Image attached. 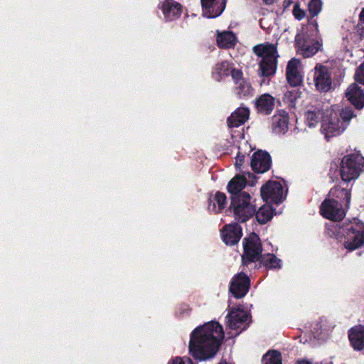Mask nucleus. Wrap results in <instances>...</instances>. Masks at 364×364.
I'll return each instance as SVG.
<instances>
[{
  "label": "nucleus",
  "mask_w": 364,
  "mask_h": 364,
  "mask_svg": "<svg viewBox=\"0 0 364 364\" xmlns=\"http://www.w3.org/2000/svg\"><path fill=\"white\" fill-rule=\"evenodd\" d=\"M253 51L256 55L262 58L259 63L261 75L267 77L273 76L277 71L279 57L277 46L269 43L258 44L254 46Z\"/></svg>",
  "instance_id": "3"
},
{
  "label": "nucleus",
  "mask_w": 364,
  "mask_h": 364,
  "mask_svg": "<svg viewBox=\"0 0 364 364\" xmlns=\"http://www.w3.org/2000/svg\"><path fill=\"white\" fill-rule=\"evenodd\" d=\"M242 235V228L237 223L227 225L222 230L223 241L227 245H236L240 241Z\"/></svg>",
  "instance_id": "15"
},
{
  "label": "nucleus",
  "mask_w": 364,
  "mask_h": 364,
  "mask_svg": "<svg viewBox=\"0 0 364 364\" xmlns=\"http://www.w3.org/2000/svg\"><path fill=\"white\" fill-rule=\"evenodd\" d=\"M358 22H360V25L364 23V8L362 9L359 14V20Z\"/></svg>",
  "instance_id": "43"
},
{
  "label": "nucleus",
  "mask_w": 364,
  "mask_h": 364,
  "mask_svg": "<svg viewBox=\"0 0 364 364\" xmlns=\"http://www.w3.org/2000/svg\"><path fill=\"white\" fill-rule=\"evenodd\" d=\"M216 41L220 48L228 49L235 46L237 38L232 31L218 32Z\"/></svg>",
  "instance_id": "26"
},
{
  "label": "nucleus",
  "mask_w": 364,
  "mask_h": 364,
  "mask_svg": "<svg viewBox=\"0 0 364 364\" xmlns=\"http://www.w3.org/2000/svg\"><path fill=\"white\" fill-rule=\"evenodd\" d=\"M159 8L161 10L166 21H172L180 18L183 12L182 5L174 0H164Z\"/></svg>",
  "instance_id": "14"
},
{
  "label": "nucleus",
  "mask_w": 364,
  "mask_h": 364,
  "mask_svg": "<svg viewBox=\"0 0 364 364\" xmlns=\"http://www.w3.org/2000/svg\"><path fill=\"white\" fill-rule=\"evenodd\" d=\"M348 338L352 347L356 350L364 349V325H357L348 331Z\"/></svg>",
  "instance_id": "21"
},
{
  "label": "nucleus",
  "mask_w": 364,
  "mask_h": 364,
  "mask_svg": "<svg viewBox=\"0 0 364 364\" xmlns=\"http://www.w3.org/2000/svg\"><path fill=\"white\" fill-rule=\"evenodd\" d=\"M228 326L230 329L237 330L247 321V314L240 309H232L227 315Z\"/></svg>",
  "instance_id": "23"
},
{
  "label": "nucleus",
  "mask_w": 364,
  "mask_h": 364,
  "mask_svg": "<svg viewBox=\"0 0 364 364\" xmlns=\"http://www.w3.org/2000/svg\"><path fill=\"white\" fill-rule=\"evenodd\" d=\"M346 96L356 109H360L364 107V90L356 83H353L348 87Z\"/></svg>",
  "instance_id": "18"
},
{
  "label": "nucleus",
  "mask_w": 364,
  "mask_h": 364,
  "mask_svg": "<svg viewBox=\"0 0 364 364\" xmlns=\"http://www.w3.org/2000/svg\"><path fill=\"white\" fill-rule=\"evenodd\" d=\"M297 48L302 52L305 58H310L315 55L322 46V41L316 40L309 43L305 38L296 36L295 39Z\"/></svg>",
  "instance_id": "16"
},
{
  "label": "nucleus",
  "mask_w": 364,
  "mask_h": 364,
  "mask_svg": "<svg viewBox=\"0 0 364 364\" xmlns=\"http://www.w3.org/2000/svg\"><path fill=\"white\" fill-rule=\"evenodd\" d=\"M168 364H191L190 361H188L187 363L184 361L181 358H176L168 362Z\"/></svg>",
  "instance_id": "42"
},
{
  "label": "nucleus",
  "mask_w": 364,
  "mask_h": 364,
  "mask_svg": "<svg viewBox=\"0 0 364 364\" xmlns=\"http://www.w3.org/2000/svg\"><path fill=\"white\" fill-rule=\"evenodd\" d=\"M322 2L321 0H311L309 3V12L311 17L316 16L321 11Z\"/></svg>",
  "instance_id": "35"
},
{
  "label": "nucleus",
  "mask_w": 364,
  "mask_h": 364,
  "mask_svg": "<svg viewBox=\"0 0 364 364\" xmlns=\"http://www.w3.org/2000/svg\"><path fill=\"white\" fill-rule=\"evenodd\" d=\"M300 62L299 60L293 58L287 64L286 69V76L288 83L292 87H297L302 84V76L298 70V66Z\"/></svg>",
  "instance_id": "17"
},
{
  "label": "nucleus",
  "mask_w": 364,
  "mask_h": 364,
  "mask_svg": "<svg viewBox=\"0 0 364 364\" xmlns=\"http://www.w3.org/2000/svg\"><path fill=\"white\" fill-rule=\"evenodd\" d=\"M289 114L284 110H281L274 114L272 119V128L276 134H284L288 130Z\"/></svg>",
  "instance_id": "22"
},
{
  "label": "nucleus",
  "mask_w": 364,
  "mask_h": 364,
  "mask_svg": "<svg viewBox=\"0 0 364 364\" xmlns=\"http://www.w3.org/2000/svg\"><path fill=\"white\" fill-rule=\"evenodd\" d=\"M323 116L322 110L318 107H312L305 113L306 123L309 127H315Z\"/></svg>",
  "instance_id": "28"
},
{
  "label": "nucleus",
  "mask_w": 364,
  "mask_h": 364,
  "mask_svg": "<svg viewBox=\"0 0 364 364\" xmlns=\"http://www.w3.org/2000/svg\"><path fill=\"white\" fill-rule=\"evenodd\" d=\"M301 92L297 87H293L287 90L284 95V101L289 102L291 105L295 104L296 101L301 97Z\"/></svg>",
  "instance_id": "33"
},
{
  "label": "nucleus",
  "mask_w": 364,
  "mask_h": 364,
  "mask_svg": "<svg viewBox=\"0 0 364 364\" xmlns=\"http://www.w3.org/2000/svg\"><path fill=\"white\" fill-rule=\"evenodd\" d=\"M356 33L359 36L360 41L364 39V23L360 25V22H358L356 26Z\"/></svg>",
  "instance_id": "41"
},
{
  "label": "nucleus",
  "mask_w": 364,
  "mask_h": 364,
  "mask_svg": "<svg viewBox=\"0 0 364 364\" xmlns=\"http://www.w3.org/2000/svg\"><path fill=\"white\" fill-rule=\"evenodd\" d=\"M262 364H282V354L276 350L267 351L262 358Z\"/></svg>",
  "instance_id": "31"
},
{
  "label": "nucleus",
  "mask_w": 364,
  "mask_h": 364,
  "mask_svg": "<svg viewBox=\"0 0 364 364\" xmlns=\"http://www.w3.org/2000/svg\"><path fill=\"white\" fill-rule=\"evenodd\" d=\"M231 203L228 210L232 213L237 223H245L252 218L256 213V206L251 203V196L243 192L239 196L230 197Z\"/></svg>",
  "instance_id": "4"
},
{
  "label": "nucleus",
  "mask_w": 364,
  "mask_h": 364,
  "mask_svg": "<svg viewBox=\"0 0 364 364\" xmlns=\"http://www.w3.org/2000/svg\"><path fill=\"white\" fill-rule=\"evenodd\" d=\"M230 74L231 75L235 85L245 80L243 77L242 72L240 70L231 68Z\"/></svg>",
  "instance_id": "37"
},
{
  "label": "nucleus",
  "mask_w": 364,
  "mask_h": 364,
  "mask_svg": "<svg viewBox=\"0 0 364 364\" xmlns=\"http://www.w3.org/2000/svg\"><path fill=\"white\" fill-rule=\"evenodd\" d=\"M283 187L280 182L269 181L261 188V196L265 201H272L276 204L282 202Z\"/></svg>",
  "instance_id": "11"
},
{
  "label": "nucleus",
  "mask_w": 364,
  "mask_h": 364,
  "mask_svg": "<svg viewBox=\"0 0 364 364\" xmlns=\"http://www.w3.org/2000/svg\"><path fill=\"white\" fill-rule=\"evenodd\" d=\"M239 151L237 154V156L235 157V166L236 167V168L237 170H241V168H242V166L243 165L244 162H245V158H246V155L245 154H242L240 149V148L239 147L238 148Z\"/></svg>",
  "instance_id": "40"
},
{
  "label": "nucleus",
  "mask_w": 364,
  "mask_h": 364,
  "mask_svg": "<svg viewBox=\"0 0 364 364\" xmlns=\"http://www.w3.org/2000/svg\"><path fill=\"white\" fill-rule=\"evenodd\" d=\"M250 277L243 272L235 274L229 287V291L236 299H242L246 296L250 289Z\"/></svg>",
  "instance_id": "9"
},
{
  "label": "nucleus",
  "mask_w": 364,
  "mask_h": 364,
  "mask_svg": "<svg viewBox=\"0 0 364 364\" xmlns=\"http://www.w3.org/2000/svg\"><path fill=\"white\" fill-rule=\"evenodd\" d=\"M355 116L354 112L350 107H346L343 109L341 112L340 115L338 116L341 120L342 122L344 123V124H348L350 120Z\"/></svg>",
  "instance_id": "36"
},
{
  "label": "nucleus",
  "mask_w": 364,
  "mask_h": 364,
  "mask_svg": "<svg viewBox=\"0 0 364 364\" xmlns=\"http://www.w3.org/2000/svg\"><path fill=\"white\" fill-rule=\"evenodd\" d=\"M250 117V109L247 107H240L227 119L230 128H236L244 124Z\"/></svg>",
  "instance_id": "20"
},
{
  "label": "nucleus",
  "mask_w": 364,
  "mask_h": 364,
  "mask_svg": "<svg viewBox=\"0 0 364 364\" xmlns=\"http://www.w3.org/2000/svg\"><path fill=\"white\" fill-rule=\"evenodd\" d=\"M219 364H228V363L227 362H225H225H221V363H220Z\"/></svg>",
  "instance_id": "46"
},
{
  "label": "nucleus",
  "mask_w": 364,
  "mask_h": 364,
  "mask_svg": "<svg viewBox=\"0 0 364 364\" xmlns=\"http://www.w3.org/2000/svg\"><path fill=\"white\" fill-rule=\"evenodd\" d=\"M320 213L326 219L332 221H341L346 216L343 205L334 198L325 199L321 206Z\"/></svg>",
  "instance_id": "7"
},
{
  "label": "nucleus",
  "mask_w": 364,
  "mask_h": 364,
  "mask_svg": "<svg viewBox=\"0 0 364 364\" xmlns=\"http://www.w3.org/2000/svg\"><path fill=\"white\" fill-rule=\"evenodd\" d=\"M208 202L209 211L218 213L225 208L227 196L224 193L217 191L213 198H209Z\"/></svg>",
  "instance_id": "25"
},
{
  "label": "nucleus",
  "mask_w": 364,
  "mask_h": 364,
  "mask_svg": "<svg viewBox=\"0 0 364 364\" xmlns=\"http://www.w3.org/2000/svg\"><path fill=\"white\" fill-rule=\"evenodd\" d=\"M231 68L230 63L227 60H223L215 64L212 73L214 77L220 81L223 77L230 75Z\"/></svg>",
  "instance_id": "29"
},
{
  "label": "nucleus",
  "mask_w": 364,
  "mask_h": 364,
  "mask_svg": "<svg viewBox=\"0 0 364 364\" xmlns=\"http://www.w3.org/2000/svg\"><path fill=\"white\" fill-rule=\"evenodd\" d=\"M275 99L268 93L261 95L255 103L257 112L263 115H269L274 108Z\"/></svg>",
  "instance_id": "19"
},
{
  "label": "nucleus",
  "mask_w": 364,
  "mask_h": 364,
  "mask_svg": "<svg viewBox=\"0 0 364 364\" xmlns=\"http://www.w3.org/2000/svg\"><path fill=\"white\" fill-rule=\"evenodd\" d=\"M226 0H200L203 15L207 18H216L226 7Z\"/></svg>",
  "instance_id": "13"
},
{
  "label": "nucleus",
  "mask_w": 364,
  "mask_h": 364,
  "mask_svg": "<svg viewBox=\"0 0 364 364\" xmlns=\"http://www.w3.org/2000/svg\"><path fill=\"white\" fill-rule=\"evenodd\" d=\"M225 334L223 326L211 321L196 328L191 334L189 352L195 360L213 358L219 350Z\"/></svg>",
  "instance_id": "1"
},
{
  "label": "nucleus",
  "mask_w": 364,
  "mask_h": 364,
  "mask_svg": "<svg viewBox=\"0 0 364 364\" xmlns=\"http://www.w3.org/2000/svg\"><path fill=\"white\" fill-rule=\"evenodd\" d=\"M364 171V157L360 154L344 156L340 164V175L345 182L357 179Z\"/></svg>",
  "instance_id": "5"
},
{
  "label": "nucleus",
  "mask_w": 364,
  "mask_h": 364,
  "mask_svg": "<svg viewBox=\"0 0 364 364\" xmlns=\"http://www.w3.org/2000/svg\"><path fill=\"white\" fill-rule=\"evenodd\" d=\"M243 253L242 264L247 267L250 264L259 262L262 256V245L257 234L252 232L242 240Z\"/></svg>",
  "instance_id": "6"
},
{
  "label": "nucleus",
  "mask_w": 364,
  "mask_h": 364,
  "mask_svg": "<svg viewBox=\"0 0 364 364\" xmlns=\"http://www.w3.org/2000/svg\"><path fill=\"white\" fill-rule=\"evenodd\" d=\"M356 82L364 85V63H363L356 70L355 74Z\"/></svg>",
  "instance_id": "39"
},
{
  "label": "nucleus",
  "mask_w": 364,
  "mask_h": 364,
  "mask_svg": "<svg viewBox=\"0 0 364 364\" xmlns=\"http://www.w3.org/2000/svg\"><path fill=\"white\" fill-rule=\"evenodd\" d=\"M257 222L264 225L270 220L273 216V209L269 205H263L255 213Z\"/></svg>",
  "instance_id": "30"
},
{
  "label": "nucleus",
  "mask_w": 364,
  "mask_h": 364,
  "mask_svg": "<svg viewBox=\"0 0 364 364\" xmlns=\"http://www.w3.org/2000/svg\"><path fill=\"white\" fill-rule=\"evenodd\" d=\"M314 82L316 90L319 92H327L332 87L331 73L328 68L318 64L314 68Z\"/></svg>",
  "instance_id": "10"
},
{
  "label": "nucleus",
  "mask_w": 364,
  "mask_h": 364,
  "mask_svg": "<svg viewBox=\"0 0 364 364\" xmlns=\"http://www.w3.org/2000/svg\"><path fill=\"white\" fill-rule=\"evenodd\" d=\"M326 232L331 237L344 239L343 245L349 251H353L364 244V223L353 218L342 225L332 224L326 227Z\"/></svg>",
  "instance_id": "2"
},
{
  "label": "nucleus",
  "mask_w": 364,
  "mask_h": 364,
  "mask_svg": "<svg viewBox=\"0 0 364 364\" xmlns=\"http://www.w3.org/2000/svg\"><path fill=\"white\" fill-rule=\"evenodd\" d=\"M346 128L338 114L331 111L321 121V129L326 138L341 134Z\"/></svg>",
  "instance_id": "8"
},
{
  "label": "nucleus",
  "mask_w": 364,
  "mask_h": 364,
  "mask_svg": "<svg viewBox=\"0 0 364 364\" xmlns=\"http://www.w3.org/2000/svg\"><path fill=\"white\" fill-rule=\"evenodd\" d=\"M259 267L264 266L266 269H279L282 267V260L276 257L275 255L267 253L262 255L259 260Z\"/></svg>",
  "instance_id": "27"
},
{
  "label": "nucleus",
  "mask_w": 364,
  "mask_h": 364,
  "mask_svg": "<svg viewBox=\"0 0 364 364\" xmlns=\"http://www.w3.org/2000/svg\"><path fill=\"white\" fill-rule=\"evenodd\" d=\"M271 165L272 158L268 152L259 150L252 154L250 166L254 172L264 173L269 170Z\"/></svg>",
  "instance_id": "12"
},
{
  "label": "nucleus",
  "mask_w": 364,
  "mask_h": 364,
  "mask_svg": "<svg viewBox=\"0 0 364 364\" xmlns=\"http://www.w3.org/2000/svg\"><path fill=\"white\" fill-rule=\"evenodd\" d=\"M247 185V179L244 176L236 175L228 183L227 190L230 193V197L239 196L244 191L242 189Z\"/></svg>",
  "instance_id": "24"
},
{
  "label": "nucleus",
  "mask_w": 364,
  "mask_h": 364,
  "mask_svg": "<svg viewBox=\"0 0 364 364\" xmlns=\"http://www.w3.org/2000/svg\"><path fill=\"white\" fill-rule=\"evenodd\" d=\"M296 364H312V363L307 359H301L297 360Z\"/></svg>",
  "instance_id": "44"
},
{
  "label": "nucleus",
  "mask_w": 364,
  "mask_h": 364,
  "mask_svg": "<svg viewBox=\"0 0 364 364\" xmlns=\"http://www.w3.org/2000/svg\"><path fill=\"white\" fill-rule=\"evenodd\" d=\"M266 4H272L275 0H263Z\"/></svg>",
  "instance_id": "45"
},
{
  "label": "nucleus",
  "mask_w": 364,
  "mask_h": 364,
  "mask_svg": "<svg viewBox=\"0 0 364 364\" xmlns=\"http://www.w3.org/2000/svg\"><path fill=\"white\" fill-rule=\"evenodd\" d=\"M330 193L336 198H343L346 201V205L347 206L349 205L350 200V193L346 188L336 187L331 190Z\"/></svg>",
  "instance_id": "34"
},
{
  "label": "nucleus",
  "mask_w": 364,
  "mask_h": 364,
  "mask_svg": "<svg viewBox=\"0 0 364 364\" xmlns=\"http://www.w3.org/2000/svg\"><path fill=\"white\" fill-rule=\"evenodd\" d=\"M254 90L250 83L247 82L245 80L236 84L235 92L236 95L240 98H244L250 95H252Z\"/></svg>",
  "instance_id": "32"
},
{
  "label": "nucleus",
  "mask_w": 364,
  "mask_h": 364,
  "mask_svg": "<svg viewBox=\"0 0 364 364\" xmlns=\"http://www.w3.org/2000/svg\"><path fill=\"white\" fill-rule=\"evenodd\" d=\"M293 15L296 19L301 21L305 17V11L300 8L299 3H296L294 5Z\"/></svg>",
  "instance_id": "38"
}]
</instances>
